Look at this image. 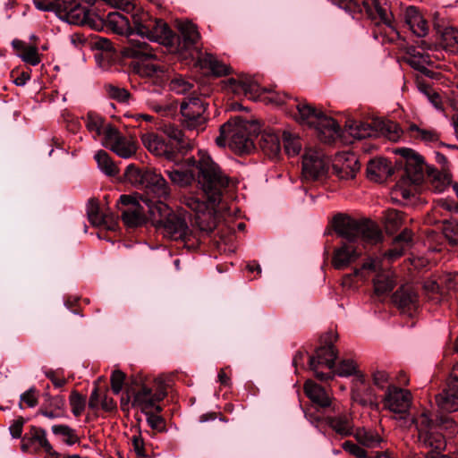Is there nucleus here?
Wrapping results in <instances>:
<instances>
[{
	"instance_id": "nucleus-33",
	"label": "nucleus",
	"mask_w": 458,
	"mask_h": 458,
	"mask_svg": "<svg viewBox=\"0 0 458 458\" xmlns=\"http://www.w3.org/2000/svg\"><path fill=\"white\" fill-rule=\"evenodd\" d=\"M396 284V279L394 272L386 268L378 273L373 279L374 292L377 295H385L393 291Z\"/></svg>"
},
{
	"instance_id": "nucleus-8",
	"label": "nucleus",
	"mask_w": 458,
	"mask_h": 458,
	"mask_svg": "<svg viewBox=\"0 0 458 458\" xmlns=\"http://www.w3.org/2000/svg\"><path fill=\"white\" fill-rule=\"evenodd\" d=\"M339 5L352 15L365 12L372 19L378 18L382 24L397 35L394 13L386 0H342Z\"/></svg>"
},
{
	"instance_id": "nucleus-52",
	"label": "nucleus",
	"mask_w": 458,
	"mask_h": 458,
	"mask_svg": "<svg viewBox=\"0 0 458 458\" xmlns=\"http://www.w3.org/2000/svg\"><path fill=\"white\" fill-rule=\"evenodd\" d=\"M443 233L452 245H458V221L450 219L443 222Z\"/></svg>"
},
{
	"instance_id": "nucleus-6",
	"label": "nucleus",
	"mask_w": 458,
	"mask_h": 458,
	"mask_svg": "<svg viewBox=\"0 0 458 458\" xmlns=\"http://www.w3.org/2000/svg\"><path fill=\"white\" fill-rule=\"evenodd\" d=\"M131 407L148 413V410L166 396L165 386L161 377L148 378L137 376L131 384Z\"/></svg>"
},
{
	"instance_id": "nucleus-39",
	"label": "nucleus",
	"mask_w": 458,
	"mask_h": 458,
	"mask_svg": "<svg viewBox=\"0 0 458 458\" xmlns=\"http://www.w3.org/2000/svg\"><path fill=\"white\" fill-rule=\"evenodd\" d=\"M199 63L202 68L208 69L216 76L226 75L229 73L230 68L211 54H205L199 57Z\"/></svg>"
},
{
	"instance_id": "nucleus-21",
	"label": "nucleus",
	"mask_w": 458,
	"mask_h": 458,
	"mask_svg": "<svg viewBox=\"0 0 458 458\" xmlns=\"http://www.w3.org/2000/svg\"><path fill=\"white\" fill-rule=\"evenodd\" d=\"M197 157L189 158L184 165L177 169L167 171L170 180L181 187H187L193 182H197Z\"/></svg>"
},
{
	"instance_id": "nucleus-55",
	"label": "nucleus",
	"mask_w": 458,
	"mask_h": 458,
	"mask_svg": "<svg viewBox=\"0 0 458 458\" xmlns=\"http://www.w3.org/2000/svg\"><path fill=\"white\" fill-rule=\"evenodd\" d=\"M169 88L176 94H185L193 88V84L182 76H175L171 80Z\"/></svg>"
},
{
	"instance_id": "nucleus-14",
	"label": "nucleus",
	"mask_w": 458,
	"mask_h": 458,
	"mask_svg": "<svg viewBox=\"0 0 458 458\" xmlns=\"http://www.w3.org/2000/svg\"><path fill=\"white\" fill-rule=\"evenodd\" d=\"M207 104L199 98L192 97L181 103V114L183 125L189 131H196L197 134L205 130Z\"/></svg>"
},
{
	"instance_id": "nucleus-17",
	"label": "nucleus",
	"mask_w": 458,
	"mask_h": 458,
	"mask_svg": "<svg viewBox=\"0 0 458 458\" xmlns=\"http://www.w3.org/2000/svg\"><path fill=\"white\" fill-rule=\"evenodd\" d=\"M328 169V161L320 149H306L302 157V177L306 181H314L325 175Z\"/></svg>"
},
{
	"instance_id": "nucleus-45",
	"label": "nucleus",
	"mask_w": 458,
	"mask_h": 458,
	"mask_svg": "<svg viewBox=\"0 0 458 458\" xmlns=\"http://www.w3.org/2000/svg\"><path fill=\"white\" fill-rule=\"evenodd\" d=\"M357 441L367 447H377L383 441L382 437L374 430L360 428L355 433Z\"/></svg>"
},
{
	"instance_id": "nucleus-41",
	"label": "nucleus",
	"mask_w": 458,
	"mask_h": 458,
	"mask_svg": "<svg viewBox=\"0 0 458 458\" xmlns=\"http://www.w3.org/2000/svg\"><path fill=\"white\" fill-rule=\"evenodd\" d=\"M377 136H384L391 141H397L402 135L399 125L392 121H375Z\"/></svg>"
},
{
	"instance_id": "nucleus-36",
	"label": "nucleus",
	"mask_w": 458,
	"mask_h": 458,
	"mask_svg": "<svg viewBox=\"0 0 458 458\" xmlns=\"http://www.w3.org/2000/svg\"><path fill=\"white\" fill-rule=\"evenodd\" d=\"M327 424L337 434L346 437L352 434L353 424L352 415L340 414L338 416L327 417Z\"/></svg>"
},
{
	"instance_id": "nucleus-24",
	"label": "nucleus",
	"mask_w": 458,
	"mask_h": 458,
	"mask_svg": "<svg viewBox=\"0 0 458 458\" xmlns=\"http://www.w3.org/2000/svg\"><path fill=\"white\" fill-rule=\"evenodd\" d=\"M333 168L340 179L348 180L355 177L360 165L353 153H345L334 164Z\"/></svg>"
},
{
	"instance_id": "nucleus-58",
	"label": "nucleus",
	"mask_w": 458,
	"mask_h": 458,
	"mask_svg": "<svg viewBox=\"0 0 458 458\" xmlns=\"http://www.w3.org/2000/svg\"><path fill=\"white\" fill-rule=\"evenodd\" d=\"M33 3L38 10L59 13L63 0H33Z\"/></svg>"
},
{
	"instance_id": "nucleus-10",
	"label": "nucleus",
	"mask_w": 458,
	"mask_h": 458,
	"mask_svg": "<svg viewBox=\"0 0 458 458\" xmlns=\"http://www.w3.org/2000/svg\"><path fill=\"white\" fill-rule=\"evenodd\" d=\"M136 38H148L164 46H173L174 34L169 26L162 20L152 19L148 13H135L132 15Z\"/></svg>"
},
{
	"instance_id": "nucleus-22",
	"label": "nucleus",
	"mask_w": 458,
	"mask_h": 458,
	"mask_svg": "<svg viewBox=\"0 0 458 458\" xmlns=\"http://www.w3.org/2000/svg\"><path fill=\"white\" fill-rule=\"evenodd\" d=\"M403 22L411 32L418 37H425L428 32V25L419 9L413 5L403 8L401 12Z\"/></svg>"
},
{
	"instance_id": "nucleus-25",
	"label": "nucleus",
	"mask_w": 458,
	"mask_h": 458,
	"mask_svg": "<svg viewBox=\"0 0 458 458\" xmlns=\"http://www.w3.org/2000/svg\"><path fill=\"white\" fill-rule=\"evenodd\" d=\"M58 14L65 16L70 23L83 24L87 21L88 9L81 6L77 0H63Z\"/></svg>"
},
{
	"instance_id": "nucleus-37",
	"label": "nucleus",
	"mask_w": 458,
	"mask_h": 458,
	"mask_svg": "<svg viewBox=\"0 0 458 458\" xmlns=\"http://www.w3.org/2000/svg\"><path fill=\"white\" fill-rule=\"evenodd\" d=\"M178 30L183 41V48L193 47L200 38L199 32L195 24L191 21H181L178 24Z\"/></svg>"
},
{
	"instance_id": "nucleus-5",
	"label": "nucleus",
	"mask_w": 458,
	"mask_h": 458,
	"mask_svg": "<svg viewBox=\"0 0 458 458\" xmlns=\"http://www.w3.org/2000/svg\"><path fill=\"white\" fill-rule=\"evenodd\" d=\"M411 243L412 233L411 230L405 228L394 239L392 247L386 251L384 255L368 257L360 268L354 269L353 276L366 279L370 274H375L376 276L385 271L387 268L385 262L387 261L390 263L402 257L411 246Z\"/></svg>"
},
{
	"instance_id": "nucleus-62",
	"label": "nucleus",
	"mask_w": 458,
	"mask_h": 458,
	"mask_svg": "<svg viewBox=\"0 0 458 458\" xmlns=\"http://www.w3.org/2000/svg\"><path fill=\"white\" fill-rule=\"evenodd\" d=\"M100 220L98 227H103L109 231H115L118 227V219L113 214H104V216H102Z\"/></svg>"
},
{
	"instance_id": "nucleus-44",
	"label": "nucleus",
	"mask_w": 458,
	"mask_h": 458,
	"mask_svg": "<svg viewBox=\"0 0 458 458\" xmlns=\"http://www.w3.org/2000/svg\"><path fill=\"white\" fill-rule=\"evenodd\" d=\"M13 45L14 47L21 49V52L20 54V57L23 62L33 66L38 65L41 62L40 55L36 47L23 46L22 42L21 41H13Z\"/></svg>"
},
{
	"instance_id": "nucleus-46",
	"label": "nucleus",
	"mask_w": 458,
	"mask_h": 458,
	"mask_svg": "<svg viewBox=\"0 0 458 458\" xmlns=\"http://www.w3.org/2000/svg\"><path fill=\"white\" fill-rule=\"evenodd\" d=\"M403 213L395 209H390L385 215V225L388 233H394L403 224Z\"/></svg>"
},
{
	"instance_id": "nucleus-16",
	"label": "nucleus",
	"mask_w": 458,
	"mask_h": 458,
	"mask_svg": "<svg viewBox=\"0 0 458 458\" xmlns=\"http://www.w3.org/2000/svg\"><path fill=\"white\" fill-rule=\"evenodd\" d=\"M21 448L25 453L44 452L49 456H57V453L47 437L46 430L36 426H30L28 432L21 437Z\"/></svg>"
},
{
	"instance_id": "nucleus-31",
	"label": "nucleus",
	"mask_w": 458,
	"mask_h": 458,
	"mask_svg": "<svg viewBox=\"0 0 458 458\" xmlns=\"http://www.w3.org/2000/svg\"><path fill=\"white\" fill-rule=\"evenodd\" d=\"M394 302L403 310H411L416 308L418 294L411 285L400 287L393 295Z\"/></svg>"
},
{
	"instance_id": "nucleus-34",
	"label": "nucleus",
	"mask_w": 458,
	"mask_h": 458,
	"mask_svg": "<svg viewBox=\"0 0 458 458\" xmlns=\"http://www.w3.org/2000/svg\"><path fill=\"white\" fill-rule=\"evenodd\" d=\"M368 177L379 182L392 174V168L385 158H376L369 162L367 166Z\"/></svg>"
},
{
	"instance_id": "nucleus-35",
	"label": "nucleus",
	"mask_w": 458,
	"mask_h": 458,
	"mask_svg": "<svg viewBox=\"0 0 458 458\" xmlns=\"http://www.w3.org/2000/svg\"><path fill=\"white\" fill-rule=\"evenodd\" d=\"M153 57H134L135 59H140V62H137L133 64V71L141 77H153L159 72H165V66L149 63L148 60L156 59L157 54L153 50Z\"/></svg>"
},
{
	"instance_id": "nucleus-42",
	"label": "nucleus",
	"mask_w": 458,
	"mask_h": 458,
	"mask_svg": "<svg viewBox=\"0 0 458 458\" xmlns=\"http://www.w3.org/2000/svg\"><path fill=\"white\" fill-rule=\"evenodd\" d=\"M95 160L98 168L108 176H114L119 174V169L105 150H98L95 154Z\"/></svg>"
},
{
	"instance_id": "nucleus-27",
	"label": "nucleus",
	"mask_w": 458,
	"mask_h": 458,
	"mask_svg": "<svg viewBox=\"0 0 458 458\" xmlns=\"http://www.w3.org/2000/svg\"><path fill=\"white\" fill-rule=\"evenodd\" d=\"M225 89L234 95H244L250 98L256 99L259 91L257 83L250 80L228 79L225 81Z\"/></svg>"
},
{
	"instance_id": "nucleus-64",
	"label": "nucleus",
	"mask_w": 458,
	"mask_h": 458,
	"mask_svg": "<svg viewBox=\"0 0 458 458\" xmlns=\"http://www.w3.org/2000/svg\"><path fill=\"white\" fill-rule=\"evenodd\" d=\"M343 448L350 453L351 454L358 457V458H367L368 454L367 452L357 445L356 444L352 443V441H345L343 443Z\"/></svg>"
},
{
	"instance_id": "nucleus-18",
	"label": "nucleus",
	"mask_w": 458,
	"mask_h": 458,
	"mask_svg": "<svg viewBox=\"0 0 458 458\" xmlns=\"http://www.w3.org/2000/svg\"><path fill=\"white\" fill-rule=\"evenodd\" d=\"M404 158V173L402 177H405L412 184H419L424 178L426 165L423 157L411 148H400L394 150Z\"/></svg>"
},
{
	"instance_id": "nucleus-12",
	"label": "nucleus",
	"mask_w": 458,
	"mask_h": 458,
	"mask_svg": "<svg viewBox=\"0 0 458 458\" xmlns=\"http://www.w3.org/2000/svg\"><path fill=\"white\" fill-rule=\"evenodd\" d=\"M123 224L130 228L143 225L147 221L148 208L140 198L131 195H121L117 202Z\"/></svg>"
},
{
	"instance_id": "nucleus-4",
	"label": "nucleus",
	"mask_w": 458,
	"mask_h": 458,
	"mask_svg": "<svg viewBox=\"0 0 458 458\" xmlns=\"http://www.w3.org/2000/svg\"><path fill=\"white\" fill-rule=\"evenodd\" d=\"M106 22L114 32L127 36V43L121 50L124 57H153L155 55L149 44L135 37L134 24L131 25L128 17L118 12H111L106 15Z\"/></svg>"
},
{
	"instance_id": "nucleus-61",
	"label": "nucleus",
	"mask_w": 458,
	"mask_h": 458,
	"mask_svg": "<svg viewBox=\"0 0 458 458\" xmlns=\"http://www.w3.org/2000/svg\"><path fill=\"white\" fill-rule=\"evenodd\" d=\"M125 375L121 370H114L111 375V388L115 394H118L123 386Z\"/></svg>"
},
{
	"instance_id": "nucleus-56",
	"label": "nucleus",
	"mask_w": 458,
	"mask_h": 458,
	"mask_svg": "<svg viewBox=\"0 0 458 458\" xmlns=\"http://www.w3.org/2000/svg\"><path fill=\"white\" fill-rule=\"evenodd\" d=\"M106 90L111 98H113L120 103L128 102V100L131 97L130 92L126 89L120 88L118 86H114L112 84L106 85Z\"/></svg>"
},
{
	"instance_id": "nucleus-3",
	"label": "nucleus",
	"mask_w": 458,
	"mask_h": 458,
	"mask_svg": "<svg viewBox=\"0 0 458 458\" xmlns=\"http://www.w3.org/2000/svg\"><path fill=\"white\" fill-rule=\"evenodd\" d=\"M155 227L166 238L174 241L188 242L192 231L188 226L185 216L173 211L163 200L152 201L142 199Z\"/></svg>"
},
{
	"instance_id": "nucleus-38",
	"label": "nucleus",
	"mask_w": 458,
	"mask_h": 458,
	"mask_svg": "<svg viewBox=\"0 0 458 458\" xmlns=\"http://www.w3.org/2000/svg\"><path fill=\"white\" fill-rule=\"evenodd\" d=\"M163 132L172 140L176 143L178 150H188L192 148L193 143L185 139L182 131L174 124L165 123L162 126Z\"/></svg>"
},
{
	"instance_id": "nucleus-54",
	"label": "nucleus",
	"mask_w": 458,
	"mask_h": 458,
	"mask_svg": "<svg viewBox=\"0 0 458 458\" xmlns=\"http://www.w3.org/2000/svg\"><path fill=\"white\" fill-rule=\"evenodd\" d=\"M87 216L92 225H99L100 218L104 216V214L100 212L98 202L95 199H90L88 201Z\"/></svg>"
},
{
	"instance_id": "nucleus-29",
	"label": "nucleus",
	"mask_w": 458,
	"mask_h": 458,
	"mask_svg": "<svg viewBox=\"0 0 458 458\" xmlns=\"http://www.w3.org/2000/svg\"><path fill=\"white\" fill-rule=\"evenodd\" d=\"M438 407L446 412L458 411V387L456 385L447 383L445 389L436 396Z\"/></svg>"
},
{
	"instance_id": "nucleus-11",
	"label": "nucleus",
	"mask_w": 458,
	"mask_h": 458,
	"mask_svg": "<svg viewBox=\"0 0 458 458\" xmlns=\"http://www.w3.org/2000/svg\"><path fill=\"white\" fill-rule=\"evenodd\" d=\"M219 147L228 146L237 152L249 151L252 141L249 137L247 126L240 118L230 120L220 127V135L216 139Z\"/></svg>"
},
{
	"instance_id": "nucleus-32",
	"label": "nucleus",
	"mask_w": 458,
	"mask_h": 458,
	"mask_svg": "<svg viewBox=\"0 0 458 458\" xmlns=\"http://www.w3.org/2000/svg\"><path fill=\"white\" fill-rule=\"evenodd\" d=\"M259 145L264 154L270 158L277 157L281 152L280 136L271 130L262 132Z\"/></svg>"
},
{
	"instance_id": "nucleus-1",
	"label": "nucleus",
	"mask_w": 458,
	"mask_h": 458,
	"mask_svg": "<svg viewBox=\"0 0 458 458\" xmlns=\"http://www.w3.org/2000/svg\"><path fill=\"white\" fill-rule=\"evenodd\" d=\"M197 182L208 201L193 194L182 197V203L194 212L196 225L205 233L212 232L217 225L216 207L220 203L225 189L229 185L228 175L203 150L197 155Z\"/></svg>"
},
{
	"instance_id": "nucleus-2",
	"label": "nucleus",
	"mask_w": 458,
	"mask_h": 458,
	"mask_svg": "<svg viewBox=\"0 0 458 458\" xmlns=\"http://www.w3.org/2000/svg\"><path fill=\"white\" fill-rule=\"evenodd\" d=\"M333 227L336 234L343 238L342 245L334 251L332 265L336 269H344L356 261L367 245H374L382 241L379 226L369 219H355L345 214H336L333 217Z\"/></svg>"
},
{
	"instance_id": "nucleus-40",
	"label": "nucleus",
	"mask_w": 458,
	"mask_h": 458,
	"mask_svg": "<svg viewBox=\"0 0 458 458\" xmlns=\"http://www.w3.org/2000/svg\"><path fill=\"white\" fill-rule=\"evenodd\" d=\"M199 63L202 68L208 69L216 76L226 75L229 73L230 68L211 54H205L199 57Z\"/></svg>"
},
{
	"instance_id": "nucleus-49",
	"label": "nucleus",
	"mask_w": 458,
	"mask_h": 458,
	"mask_svg": "<svg viewBox=\"0 0 458 458\" xmlns=\"http://www.w3.org/2000/svg\"><path fill=\"white\" fill-rule=\"evenodd\" d=\"M148 106L153 110L154 112L160 114L163 116L173 115L176 113L177 110V103H158L153 99L147 100Z\"/></svg>"
},
{
	"instance_id": "nucleus-7",
	"label": "nucleus",
	"mask_w": 458,
	"mask_h": 458,
	"mask_svg": "<svg viewBox=\"0 0 458 458\" xmlns=\"http://www.w3.org/2000/svg\"><path fill=\"white\" fill-rule=\"evenodd\" d=\"M296 108L300 123L314 127L322 141L331 143L340 136V126L332 117L307 103H299Z\"/></svg>"
},
{
	"instance_id": "nucleus-20",
	"label": "nucleus",
	"mask_w": 458,
	"mask_h": 458,
	"mask_svg": "<svg viewBox=\"0 0 458 458\" xmlns=\"http://www.w3.org/2000/svg\"><path fill=\"white\" fill-rule=\"evenodd\" d=\"M412 402V395L409 390L390 385L383 399L384 407L394 413H406Z\"/></svg>"
},
{
	"instance_id": "nucleus-15",
	"label": "nucleus",
	"mask_w": 458,
	"mask_h": 458,
	"mask_svg": "<svg viewBox=\"0 0 458 458\" xmlns=\"http://www.w3.org/2000/svg\"><path fill=\"white\" fill-rule=\"evenodd\" d=\"M102 144L122 158H130L137 152V143L131 137L123 135L112 124L105 130Z\"/></svg>"
},
{
	"instance_id": "nucleus-57",
	"label": "nucleus",
	"mask_w": 458,
	"mask_h": 458,
	"mask_svg": "<svg viewBox=\"0 0 458 458\" xmlns=\"http://www.w3.org/2000/svg\"><path fill=\"white\" fill-rule=\"evenodd\" d=\"M416 185L412 184L405 177H402L396 185V192L403 199H408L416 191Z\"/></svg>"
},
{
	"instance_id": "nucleus-59",
	"label": "nucleus",
	"mask_w": 458,
	"mask_h": 458,
	"mask_svg": "<svg viewBox=\"0 0 458 458\" xmlns=\"http://www.w3.org/2000/svg\"><path fill=\"white\" fill-rule=\"evenodd\" d=\"M364 385V377L363 375H359L353 382V386L352 389V399L353 402L358 403L361 405H366L368 403V399L363 397L360 393V386Z\"/></svg>"
},
{
	"instance_id": "nucleus-23",
	"label": "nucleus",
	"mask_w": 458,
	"mask_h": 458,
	"mask_svg": "<svg viewBox=\"0 0 458 458\" xmlns=\"http://www.w3.org/2000/svg\"><path fill=\"white\" fill-rule=\"evenodd\" d=\"M434 29L440 38L441 47L447 52L458 54V30L444 21H434Z\"/></svg>"
},
{
	"instance_id": "nucleus-26",
	"label": "nucleus",
	"mask_w": 458,
	"mask_h": 458,
	"mask_svg": "<svg viewBox=\"0 0 458 458\" xmlns=\"http://www.w3.org/2000/svg\"><path fill=\"white\" fill-rule=\"evenodd\" d=\"M143 145L156 156H164L166 159L174 157V151L158 135L155 133H145L141 136Z\"/></svg>"
},
{
	"instance_id": "nucleus-13",
	"label": "nucleus",
	"mask_w": 458,
	"mask_h": 458,
	"mask_svg": "<svg viewBox=\"0 0 458 458\" xmlns=\"http://www.w3.org/2000/svg\"><path fill=\"white\" fill-rule=\"evenodd\" d=\"M413 422L418 429L419 441L425 447L439 452L445 447V440L441 433L437 430L428 412L423 411L415 417Z\"/></svg>"
},
{
	"instance_id": "nucleus-63",
	"label": "nucleus",
	"mask_w": 458,
	"mask_h": 458,
	"mask_svg": "<svg viewBox=\"0 0 458 458\" xmlns=\"http://www.w3.org/2000/svg\"><path fill=\"white\" fill-rule=\"evenodd\" d=\"M150 411L151 410H148V413H145L147 415V422H148V426L151 428L157 429L158 431L163 430L165 428L164 419L157 414L151 413Z\"/></svg>"
},
{
	"instance_id": "nucleus-9",
	"label": "nucleus",
	"mask_w": 458,
	"mask_h": 458,
	"mask_svg": "<svg viewBox=\"0 0 458 458\" xmlns=\"http://www.w3.org/2000/svg\"><path fill=\"white\" fill-rule=\"evenodd\" d=\"M126 174L135 182H139L145 191L143 194L137 195L141 202L142 199H149L152 201L166 199L170 195L169 186L165 178L155 171H140L133 165L127 166Z\"/></svg>"
},
{
	"instance_id": "nucleus-30",
	"label": "nucleus",
	"mask_w": 458,
	"mask_h": 458,
	"mask_svg": "<svg viewBox=\"0 0 458 458\" xmlns=\"http://www.w3.org/2000/svg\"><path fill=\"white\" fill-rule=\"evenodd\" d=\"M345 131L356 140L377 137V129L375 125V121H373L372 123L348 121L345 125Z\"/></svg>"
},
{
	"instance_id": "nucleus-60",
	"label": "nucleus",
	"mask_w": 458,
	"mask_h": 458,
	"mask_svg": "<svg viewBox=\"0 0 458 458\" xmlns=\"http://www.w3.org/2000/svg\"><path fill=\"white\" fill-rule=\"evenodd\" d=\"M38 393L34 387H31L21 395L20 406L22 408V403H25L28 407L33 408L38 404Z\"/></svg>"
},
{
	"instance_id": "nucleus-28",
	"label": "nucleus",
	"mask_w": 458,
	"mask_h": 458,
	"mask_svg": "<svg viewBox=\"0 0 458 458\" xmlns=\"http://www.w3.org/2000/svg\"><path fill=\"white\" fill-rule=\"evenodd\" d=\"M303 390L307 397L316 405L327 408L331 405L332 399L327 391L312 380H307Z\"/></svg>"
},
{
	"instance_id": "nucleus-48",
	"label": "nucleus",
	"mask_w": 458,
	"mask_h": 458,
	"mask_svg": "<svg viewBox=\"0 0 458 458\" xmlns=\"http://www.w3.org/2000/svg\"><path fill=\"white\" fill-rule=\"evenodd\" d=\"M52 432L56 436H61L63 441L69 445H72L80 441L75 429L68 425H54L52 426Z\"/></svg>"
},
{
	"instance_id": "nucleus-47",
	"label": "nucleus",
	"mask_w": 458,
	"mask_h": 458,
	"mask_svg": "<svg viewBox=\"0 0 458 458\" xmlns=\"http://www.w3.org/2000/svg\"><path fill=\"white\" fill-rule=\"evenodd\" d=\"M284 150L288 156H297L301 149V139L290 131L283 132Z\"/></svg>"
},
{
	"instance_id": "nucleus-43",
	"label": "nucleus",
	"mask_w": 458,
	"mask_h": 458,
	"mask_svg": "<svg viewBox=\"0 0 458 458\" xmlns=\"http://www.w3.org/2000/svg\"><path fill=\"white\" fill-rule=\"evenodd\" d=\"M86 128L89 132L93 134L96 139L100 135L105 136V130L110 123H105V120L98 114L94 113H89L86 117Z\"/></svg>"
},
{
	"instance_id": "nucleus-53",
	"label": "nucleus",
	"mask_w": 458,
	"mask_h": 458,
	"mask_svg": "<svg viewBox=\"0 0 458 458\" xmlns=\"http://www.w3.org/2000/svg\"><path fill=\"white\" fill-rule=\"evenodd\" d=\"M69 403L72 409V412L75 417H79L82 414L85 405L86 398L77 391H72L70 397Z\"/></svg>"
},
{
	"instance_id": "nucleus-19",
	"label": "nucleus",
	"mask_w": 458,
	"mask_h": 458,
	"mask_svg": "<svg viewBox=\"0 0 458 458\" xmlns=\"http://www.w3.org/2000/svg\"><path fill=\"white\" fill-rule=\"evenodd\" d=\"M336 358L337 351L333 344H327L317 349L316 354L310 358V367L314 371L318 379L327 381L334 378L332 373L320 372L319 368L325 366L329 369H333Z\"/></svg>"
},
{
	"instance_id": "nucleus-50",
	"label": "nucleus",
	"mask_w": 458,
	"mask_h": 458,
	"mask_svg": "<svg viewBox=\"0 0 458 458\" xmlns=\"http://www.w3.org/2000/svg\"><path fill=\"white\" fill-rule=\"evenodd\" d=\"M334 376L338 375L339 377H349L352 375H355L356 377L359 375H361L357 370L356 363L352 360H343L337 366L336 369L331 371Z\"/></svg>"
},
{
	"instance_id": "nucleus-51",
	"label": "nucleus",
	"mask_w": 458,
	"mask_h": 458,
	"mask_svg": "<svg viewBox=\"0 0 458 458\" xmlns=\"http://www.w3.org/2000/svg\"><path fill=\"white\" fill-rule=\"evenodd\" d=\"M409 131L411 137L426 142L437 141L438 140V135L436 131L432 130L421 129L416 124H411L409 127Z\"/></svg>"
}]
</instances>
